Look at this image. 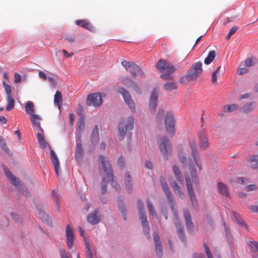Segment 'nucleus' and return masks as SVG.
Masks as SVG:
<instances>
[{"instance_id":"1","label":"nucleus","mask_w":258,"mask_h":258,"mask_svg":"<svg viewBox=\"0 0 258 258\" xmlns=\"http://www.w3.org/2000/svg\"><path fill=\"white\" fill-rule=\"evenodd\" d=\"M156 68L161 72L165 71V73L160 76L162 79L164 80H172L173 77L171 75L175 71L176 69L170 62L165 59H161L156 63Z\"/></svg>"},{"instance_id":"2","label":"nucleus","mask_w":258,"mask_h":258,"mask_svg":"<svg viewBox=\"0 0 258 258\" xmlns=\"http://www.w3.org/2000/svg\"><path fill=\"white\" fill-rule=\"evenodd\" d=\"M98 161L99 168L101 167L107 174V181H109L110 180L112 187L115 189L118 190L120 187L117 182L113 180V172L110 163L108 161L106 160L104 157L102 155L99 156Z\"/></svg>"},{"instance_id":"3","label":"nucleus","mask_w":258,"mask_h":258,"mask_svg":"<svg viewBox=\"0 0 258 258\" xmlns=\"http://www.w3.org/2000/svg\"><path fill=\"white\" fill-rule=\"evenodd\" d=\"M134 128V118L132 117H129L126 120L121 121L119 124L118 136L119 140H122L125 135L128 134L129 139L131 138L132 134L130 133Z\"/></svg>"},{"instance_id":"4","label":"nucleus","mask_w":258,"mask_h":258,"mask_svg":"<svg viewBox=\"0 0 258 258\" xmlns=\"http://www.w3.org/2000/svg\"><path fill=\"white\" fill-rule=\"evenodd\" d=\"M4 168L5 174L9 179L10 182L15 185L20 192L24 194L25 196H28L29 193L27 188L23 183L21 182L18 178L14 176L6 166H4Z\"/></svg>"},{"instance_id":"5","label":"nucleus","mask_w":258,"mask_h":258,"mask_svg":"<svg viewBox=\"0 0 258 258\" xmlns=\"http://www.w3.org/2000/svg\"><path fill=\"white\" fill-rule=\"evenodd\" d=\"M160 183L163 190L166 196V198L170 203V207L172 211V213L174 217L178 219V212L176 208H175V204L174 203V200L172 196L171 193L169 190L167 182L165 180L164 178L162 177L160 179Z\"/></svg>"},{"instance_id":"6","label":"nucleus","mask_w":258,"mask_h":258,"mask_svg":"<svg viewBox=\"0 0 258 258\" xmlns=\"http://www.w3.org/2000/svg\"><path fill=\"white\" fill-rule=\"evenodd\" d=\"M138 208L139 213L140 219L142 222V225L144 231L146 234H149L150 228L149 223L147 220V216L145 211L144 205L143 202L139 200L138 201Z\"/></svg>"},{"instance_id":"7","label":"nucleus","mask_w":258,"mask_h":258,"mask_svg":"<svg viewBox=\"0 0 258 258\" xmlns=\"http://www.w3.org/2000/svg\"><path fill=\"white\" fill-rule=\"evenodd\" d=\"M202 64L201 62L194 63L188 70L186 78L188 81L194 80L198 78L202 72Z\"/></svg>"},{"instance_id":"8","label":"nucleus","mask_w":258,"mask_h":258,"mask_svg":"<svg viewBox=\"0 0 258 258\" xmlns=\"http://www.w3.org/2000/svg\"><path fill=\"white\" fill-rule=\"evenodd\" d=\"M164 124L167 134L171 137H173L175 134V119L171 112L166 113Z\"/></svg>"},{"instance_id":"9","label":"nucleus","mask_w":258,"mask_h":258,"mask_svg":"<svg viewBox=\"0 0 258 258\" xmlns=\"http://www.w3.org/2000/svg\"><path fill=\"white\" fill-rule=\"evenodd\" d=\"M159 148L160 152L166 158L171 151V145L166 137L163 138L158 141Z\"/></svg>"},{"instance_id":"10","label":"nucleus","mask_w":258,"mask_h":258,"mask_svg":"<svg viewBox=\"0 0 258 258\" xmlns=\"http://www.w3.org/2000/svg\"><path fill=\"white\" fill-rule=\"evenodd\" d=\"M118 92L122 94L125 103L127 105L131 111L134 112L135 111V104L130 93L122 87L118 88Z\"/></svg>"},{"instance_id":"11","label":"nucleus","mask_w":258,"mask_h":258,"mask_svg":"<svg viewBox=\"0 0 258 258\" xmlns=\"http://www.w3.org/2000/svg\"><path fill=\"white\" fill-rule=\"evenodd\" d=\"M3 84L7 93L8 104L6 107V110L7 111H10L14 108L15 104V101L12 97L11 86L7 84L5 82H3Z\"/></svg>"},{"instance_id":"12","label":"nucleus","mask_w":258,"mask_h":258,"mask_svg":"<svg viewBox=\"0 0 258 258\" xmlns=\"http://www.w3.org/2000/svg\"><path fill=\"white\" fill-rule=\"evenodd\" d=\"M102 103L101 95L99 93H94L88 95L87 103L89 106L98 107Z\"/></svg>"},{"instance_id":"13","label":"nucleus","mask_w":258,"mask_h":258,"mask_svg":"<svg viewBox=\"0 0 258 258\" xmlns=\"http://www.w3.org/2000/svg\"><path fill=\"white\" fill-rule=\"evenodd\" d=\"M185 181L188 195L192 206L196 207L198 205L196 197L192 188V185L190 182V179L188 175H185Z\"/></svg>"},{"instance_id":"14","label":"nucleus","mask_w":258,"mask_h":258,"mask_svg":"<svg viewBox=\"0 0 258 258\" xmlns=\"http://www.w3.org/2000/svg\"><path fill=\"white\" fill-rule=\"evenodd\" d=\"M66 233L67 235V243L69 248L71 249L73 246L74 235L72 227L70 224L66 227Z\"/></svg>"},{"instance_id":"15","label":"nucleus","mask_w":258,"mask_h":258,"mask_svg":"<svg viewBox=\"0 0 258 258\" xmlns=\"http://www.w3.org/2000/svg\"><path fill=\"white\" fill-rule=\"evenodd\" d=\"M158 97V91L156 90H154L152 92L149 101V108L151 112L153 113L155 112V109L157 105Z\"/></svg>"},{"instance_id":"16","label":"nucleus","mask_w":258,"mask_h":258,"mask_svg":"<svg viewBox=\"0 0 258 258\" xmlns=\"http://www.w3.org/2000/svg\"><path fill=\"white\" fill-rule=\"evenodd\" d=\"M50 158L56 174L57 176H58L60 171L59 162L55 153L53 150H50Z\"/></svg>"},{"instance_id":"17","label":"nucleus","mask_w":258,"mask_h":258,"mask_svg":"<svg viewBox=\"0 0 258 258\" xmlns=\"http://www.w3.org/2000/svg\"><path fill=\"white\" fill-rule=\"evenodd\" d=\"M122 83L127 86L132 88L135 91L138 93H140L141 91L138 85L135 82L133 81L128 77H125L122 79Z\"/></svg>"},{"instance_id":"18","label":"nucleus","mask_w":258,"mask_h":258,"mask_svg":"<svg viewBox=\"0 0 258 258\" xmlns=\"http://www.w3.org/2000/svg\"><path fill=\"white\" fill-rule=\"evenodd\" d=\"M198 136L200 140V147L202 149L207 148L209 146V144L205 130H201L198 134Z\"/></svg>"},{"instance_id":"19","label":"nucleus","mask_w":258,"mask_h":258,"mask_svg":"<svg viewBox=\"0 0 258 258\" xmlns=\"http://www.w3.org/2000/svg\"><path fill=\"white\" fill-rule=\"evenodd\" d=\"M184 217L185 218L187 229L190 232L192 231L194 224L192 222L191 217L189 212L186 209L184 210Z\"/></svg>"},{"instance_id":"20","label":"nucleus","mask_w":258,"mask_h":258,"mask_svg":"<svg viewBox=\"0 0 258 258\" xmlns=\"http://www.w3.org/2000/svg\"><path fill=\"white\" fill-rule=\"evenodd\" d=\"M85 129V119L81 117L77 123V132L78 134V141L81 142V134Z\"/></svg>"},{"instance_id":"21","label":"nucleus","mask_w":258,"mask_h":258,"mask_svg":"<svg viewBox=\"0 0 258 258\" xmlns=\"http://www.w3.org/2000/svg\"><path fill=\"white\" fill-rule=\"evenodd\" d=\"M30 119L33 124V125L35 127L36 130L42 132V128L41 127L40 122L41 117L38 115L34 114L31 115L30 116Z\"/></svg>"},{"instance_id":"22","label":"nucleus","mask_w":258,"mask_h":258,"mask_svg":"<svg viewBox=\"0 0 258 258\" xmlns=\"http://www.w3.org/2000/svg\"><path fill=\"white\" fill-rule=\"evenodd\" d=\"M75 23L76 25L80 26L90 31H92L94 29L92 25L89 21L86 20H78L76 21Z\"/></svg>"},{"instance_id":"23","label":"nucleus","mask_w":258,"mask_h":258,"mask_svg":"<svg viewBox=\"0 0 258 258\" xmlns=\"http://www.w3.org/2000/svg\"><path fill=\"white\" fill-rule=\"evenodd\" d=\"M83 149L81 142L77 143L76 149L75 152V156L78 161H81L83 158Z\"/></svg>"},{"instance_id":"24","label":"nucleus","mask_w":258,"mask_h":258,"mask_svg":"<svg viewBox=\"0 0 258 258\" xmlns=\"http://www.w3.org/2000/svg\"><path fill=\"white\" fill-rule=\"evenodd\" d=\"M97 211L94 210L88 216L87 220L90 223L95 225L100 222V219L97 216Z\"/></svg>"},{"instance_id":"25","label":"nucleus","mask_w":258,"mask_h":258,"mask_svg":"<svg viewBox=\"0 0 258 258\" xmlns=\"http://www.w3.org/2000/svg\"><path fill=\"white\" fill-rule=\"evenodd\" d=\"M131 75L133 77H136L137 75H140L141 76H144V73L141 68L136 64L133 66L131 70H130Z\"/></svg>"},{"instance_id":"26","label":"nucleus","mask_w":258,"mask_h":258,"mask_svg":"<svg viewBox=\"0 0 258 258\" xmlns=\"http://www.w3.org/2000/svg\"><path fill=\"white\" fill-rule=\"evenodd\" d=\"M170 185L175 194L178 197L182 198L183 196V193L178 184L175 181H170Z\"/></svg>"},{"instance_id":"27","label":"nucleus","mask_w":258,"mask_h":258,"mask_svg":"<svg viewBox=\"0 0 258 258\" xmlns=\"http://www.w3.org/2000/svg\"><path fill=\"white\" fill-rule=\"evenodd\" d=\"M38 131V133L36 135L37 139L38 140V142L40 146L44 149L46 147V142L44 140V136H43V131L42 130V132H40L38 130H37Z\"/></svg>"},{"instance_id":"28","label":"nucleus","mask_w":258,"mask_h":258,"mask_svg":"<svg viewBox=\"0 0 258 258\" xmlns=\"http://www.w3.org/2000/svg\"><path fill=\"white\" fill-rule=\"evenodd\" d=\"M218 188L219 192L221 195H222L226 197H229V193L227 191V188L225 184H224L222 183H221V182L218 183Z\"/></svg>"},{"instance_id":"29","label":"nucleus","mask_w":258,"mask_h":258,"mask_svg":"<svg viewBox=\"0 0 258 258\" xmlns=\"http://www.w3.org/2000/svg\"><path fill=\"white\" fill-rule=\"evenodd\" d=\"M26 112L30 115H34V105L32 102L29 101L27 102L25 105Z\"/></svg>"},{"instance_id":"30","label":"nucleus","mask_w":258,"mask_h":258,"mask_svg":"<svg viewBox=\"0 0 258 258\" xmlns=\"http://www.w3.org/2000/svg\"><path fill=\"white\" fill-rule=\"evenodd\" d=\"M125 185L126 189L131 191L133 188L132 180L129 172H126L125 176Z\"/></svg>"},{"instance_id":"31","label":"nucleus","mask_w":258,"mask_h":258,"mask_svg":"<svg viewBox=\"0 0 258 258\" xmlns=\"http://www.w3.org/2000/svg\"><path fill=\"white\" fill-rule=\"evenodd\" d=\"M247 161L250 163V166L253 169L258 168V155H252L248 159Z\"/></svg>"},{"instance_id":"32","label":"nucleus","mask_w":258,"mask_h":258,"mask_svg":"<svg viewBox=\"0 0 258 258\" xmlns=\"http://www.w3.org/2000/svg\"><path fill=\"white\" fill-rule=\"evenodd\" d=\"M163 88L165 91H168L176 89L177 86L174 82H168L164 85Z\"/></svg>"},{"instance_id":"33","label":"nucleus","mask_w":258,"mask_h":258,"mask_svg":"<svg viewBox=\"0 0 258 258\" xmlns=\"http://www.w3.org/2000/svg\"><path fill=\"white\" fill-rule=\"evenodd\" d=\"M232 219L233 221L236 222L240 225H241L244 227L245 229H247V226L245 224L242 219H240V217L238 214L235 213H232Z\"/></svg>"},{"instance_id":"34","label":"nucleus","mask_w":258,"mask_h":258,"mask_svg":"<svg viewBox=\"0 0 258 258\" xmlns=\"http://www.w3.org/2000/svg\"><path fill=\"white\" fill-rule=\"evenodd\" d=\"M216 53L214 50L209 52L208 56L204 60V63L206 64H210L215 58Z\"/></svg>"},{"instance_id":"35","label":"nucleus","mask_w":258,"mask_h":258,"mask_svg":"<svg viewBox=\"0 0 258 258\" xmlns=\"http://www.w3.org/2000/svg\"><path fill=\"white\" fill-rule=\"evenodd\" d=\"M173 170L177 180L179 181L183 180V176L179 169L176 165L173 166Z\"/></svg>"},{"instance_id":"36","label":"nucleus","mask_w":258,"mask_h":258,"mask_svg":"<svg viewBox=\"0 0 258 258\" xmlns=\"http://www.w3.org/2000/svg\"><path fill=\"white\" fill-rule=\"evenodd\" d=\"M188 144L189 146V147L191 149V152L192 157L194 158H196V142L193 139H189L188 141Z\"/></svg>"},{"instance_id":"37","label":"nucleus","mask_w":258,"mask_h":258,"mask_svg":"<svg viewBox=\"0 0 258 258\" xmlns=\"http://www.w3.org/2000/svg\"><path fill=\"white\" fill-rule=\"evenodd\" d=\"M99 128L97 125H96L93 130L91 139L92 142H96L99 140Z\"/></svg>"},{"instance_id":"38","label":"nucleus","mask_w":258,"mask_h":258,"mask_svg":"<svg viewBox=\"0 0 258 258\" xmlns=\"http://www.w3.org/2000/svg\"><path fill=\"white\" fill-rule=\"evenodd\" d=\"M189 169L192 181L193 182H197V174L194 166L191 164L189 165Z\"/></svg>"},{"instance_id":"39","label":"nucleus","mask_w":258,"mask_h":258,"mask_svg":"<svg viewBox=\"0 0 258 258\" xmlns=\"http://www.w3.org/2000/svg\"><path fill=\"white\" fill-rule=\"evenodd\" d=\"M254 106L252 102L245 104L241 108V111L243 113H248L253 109Z\"/></svg>"},{"instance_id":"40","label":"nucleus","mask_w":258,"mask_h":258,"mask_svg":"<svg viewBox=\"0 0 258 258\" xmlns=\"http://www.w3.org/2000/svg\"><path fill=\"white\" fill-rule=\"evenodd\" d=\"M61 101H62L61 93L60 91H57L54 95V102L59 108V106H60L59 104H60V102H61Z\"/></svg>"},{"instance_id":"41","label":"nucleus","mask_w":258,"mask_h":258,"mask_svg":"<svg viewBox=\"0 0 258 258\" xmlns=\"http://www.w3.org/2000/svg\"><path fill=\"white\" fill-rule=\"evenodd\" d=\"M85 245L87 258H93V253L91 250L89 243L87 241H85Z\"/></svg>"},{"instance_id":"42","label":"nucleus","mask_w":258,"mask_h":258,"mask_svg":"<svg viewBox=\"0 0 258 258\" xmlns=\"http://www.w3.org/2000/svg\"><path fill=\"white\" fill-rule=\"evenodd\" d=\"M147 204L151 214L152 215V216L156 217L157 216V213L156 212L154 206H153L151 202L148 200L147 201Z\"/></svg>"},{"instance_id":"43","label":"nucleus","mask_w":258,"mask_h":258,"mask_svg":"<svg viewBox=\"0 0 258 258\" xmlns=\"http://www.w3.org/2000/svg\"><path fill=\"white\" fill-rule=\"evenodd\" d=\"M237 108V105L236 104H231L229 105H226L223 107V111L224 112H230L234 111Z\"/></svg>"},{"instance_id":"44","label":"nucleus","mask_w":258,"mask_h":258,"mask_svg":"<svg viewBox=\"0 0 258 258\" xmlns=\"http://www.w3.org/2000/svg\"><path fill=\"white\" fill-rule=\"evenodd\" d=\"M107 178H103L102 181L101 182V192L103 195L107 191V184L108 181L106 180Z\"/></svg>"},{"instance_id":"45","label":"nucleus","mask_w":258,"mask_h":258,"mask_svg":"<svg viewBox=\"0 0 258 258\" xmlns=\"http://www.w3.org/2000/svg\"><path fill=\"white\" fill-rule=\"evenodd\" d=\"M121 64L125 68L126 70H131L133 68V66L135 64V63L131 61H127L126 60H123L121 62Z\"/></svg>"},{"instance_id":"46","label":"nucleus","mask_w":258,"mask_h":258,"mask_svg":"<svg viewBox=\"0 0 258 258\" xmlns=\"http://www.w3.org/2000/svg\"><path fill=\"white\" fill-rule=\"evenodd\" d=\"M156 252L157 254L161 257L162 255V246L161 243H157L155 244Z\"/></svg>"},{"instance_id":"47","label":"nucleus","mask_w":258,"mask_h":258,"mask_svg":"<svg viewBox=\"0 0 258 258\" xmlns=\"http://www.w3.org/2000/svg\"><path fill=\"white\" fill-rule=\"evenodd\" d=\"M119 208L120 209V210L121 212L122 213L123 215V217L124 220H126V212L124 208V206L123 203H121V202L118 204Z\"/></svg>"},{"instance_id":"48","label":"nucleus","mask_w":258,"mask_h":258,"mask_svg":"<svg viewBox=\"0 0 258 258\" xmlns=\"http://www.w3.org/2000/svg\"><path fill=\"white\" fill-rule=\"evenodd\" d=\"M238 30V27L236 26H234L232 27V28L230 30L228 34H227V36L226 37V39L228 40L230 39V37L234 34L236 31Z\"/></svg>"},{"instance_id":"49","label":"nucleus","mask_w":258,"mask_h":258,"mask_svg":"<svg viewBox=\"0 0 258 258\" xmlns=\"http://www.w3.org/2000/svg\"><path fill=\"white\" fill-rule=\"evenodd\" d=\"M38 214L39 217L40 218V219H41L42 221H47V222H49V220L47 219V218H48V216L45 212L43 211H39Z\"/></svg>"},{"instance_id":"50","label":"nucleus","mask_w":258,"mask_h":258,"mask_svg":"<svg viewBox=\"0 0 258 258\" xmlns=\"http://www.w3.org/2000/svg\"><path fill=\"white\" fill-rule=\"evenodd\" d=\"M177 233L180 237L181 239L183 241L185 239V235L183 233V229L182 227H179L177 230Z\"/></svg>"},{"instance_id":"51","label":"nucleus","mask_w":258,"mask_h":258,"mask_svg":"<svg viewBox=\"0 0 258 258\" xmlns=\"http://www.w3.org/2000/svg\"><path fill=\"white\" fill-rule=\"evenodd\" d=\"M204 247L205 248V253H206L208 258H213L212 253L208 247V245L205 243L204 244Z\"/></svg>"},{"instance_id":"52","label":"nucleus","mask_w":258,"mask_h":258,"mask_svg":"<svg viewBox=\"0 0 258 258\" xmlns=\"http://www.w3.org/2000/svg\"><path fill=\"white\" fill-rule=\"evenodd\" d=\"M248 244L251 248H254L258 253V242L256 241H250Z\"/></svg>"},{"instance_id":"53","label":"nucleus","mask_w":258,"mask_h":258,"mask_svg":"<svg viewBox=\"0 0 258 258\" xmlns=\"http://www.w3.org/2000/svg\"><path fill=\"white\" fill-rule=\"evenodd\" d=\"M59 252L61 258H70L68 253L66 251V250L64 249H60Z\"/></svg>"},{"instance_id":"54","label":"nucleus","mask_w":258,"mask_h":258,"mask_svg":"<svg viewBox=\"0 0 258 258\" xmlns=\"http://www.w3.org/2000/svg\"><path fill=\"white\" fill-rule=\"evenodd\" d=\"M218 75L216 73V72H213L212 74V79L211 82L214 85H216L217 84V78Z\"/></svg>"},{"instance_id":"55","label":"nucleus","mask_w":258,"mask_h":258,"mask_svg":"<svg viewBox=\"0 0 258 258\" xmlns=\"http://www.w3.org/2000/svg\"><path fill=\"white\" fill-rule=\"evenodd\" d=\"M164 114V111L163 109H160L158 110L157 114L156 115V119H161Z\"/></svg>"},{"instance_id":"56","label":"nucleus","mask_w":258,"mask_h":258,"mask_svg":"<svg viewBox=\"0 0 258 258\" xmlns=\"http://www.w3.org/2000/svg\"><path fill=\"white\" fill-rule=\"evenodd\" d=\"M117 165L120 167L121 169L123 168L124 166V162L123 158L122 156H120L118 160Z\"/></svg>"},{"instance_id":"57","label":"nucleus","mask_w":258,"mask_h":258,"mask_svg":"<svg viewBox=\"0 0 258 258\" xmlns=\"http://www.w3.org/2000/svg\"><path fill=\"white\" fill-rule=\"evenodd\" d=\"M224 226L225 229V231L226 234V236L227 238L229 239L230 237V229L228 228V225L226 223H224Z\"/></svg>"},{"instance_id":"58","label":"nucleus","mask_w":258,"mask_h":258,"mask_svg":"<svg viewBox=\"0 0 258 258\" xmlns=\"http://www.w3.org/2000/svg\"><path fill=\"white\" fill-rule=\"evenodd\" d=\"M248 209L252 213H258V206L252 205L248 207Z\"/></svg>"},{"instance_id":"59","label":"nucleus","mask_w":258,"mask_h":258,"mask_svg":"<svg viewBox=\"0 0 258 258\" xmlns=\"http://www.w3.org/2000/svg\"><path fill=\"white\" fill-rule=\"evenodd\" d=\"M256 188L257 187L254 184H250L247 185L245 188L246 190L248 191L255 190L256 189Z\"/></svg>"},{"instance_id":"60","label":"nucleus","mask_w":258,"mask_h":258,"mask_svg":"<svg viewBox=\"0 0 258 258\" xmlns=\"http://www.w3.org/2000/svg\"><path fill=\"white\" fill-rule=\"evenodd\" d=\"M154 239L155 244H157V243H161L160 237L158 233L156 232L154 233Z\"/></svg>"},{"instance_id":"61","label":"nucleus","mask_w":258,"mask_h":258,"mask_svg":"<svg viewBox=\"0 0 258 258\" xmlns=\"http://www.w3.org/2000/svg\"><path fill=\"white\" fill-rule=\"evenodd\" d=\"M245 64L247 67H250L254 64L251 58H248L245 60Z\"/></svg>"},{"instance_id":"62","label":"nucleus","mask_w":258,"mask_h":258,"mask_svg":"<svg viewBox=\"0 0 258 258\" xmlns=\"http://www.w3.org/2000/svg\"><path fill=\"white\" fill-rule=\"evenodd\" d=\"M21 76L18 73H15V76H14V82L15 83H19L21 81Z\"/></svg>"},{"instance_id":"63","label":"nucleus","mask_w":258,"mask_h":258,"mask_svg":"<svg viewBox=\"0 0 258 258\" xmlns=\"http://www.w3.org/2000/svg\"><path fill=\"white\" fill-rule=\"evenodd\" d=\"M247 70L246 69L244 68H242L238 69L237 73L239 75H241L245 74L247 72Z\"/></svg>"},{"instance_id":"64","label":"nucleus","mask_w":258,"mask_h":258,"mask_svg":"<svg viewBox=\"0 0 258 258\" xmlns=\"http://www.w3.org/2000/svg\"><path fill=\"white\" fill-rule=\"evenodd\" d=\"M39 76L40 78H42L44 81H45L47 79V77L45 74L42 71H40L39 72Z\"/></svg>"}]
</instances>
